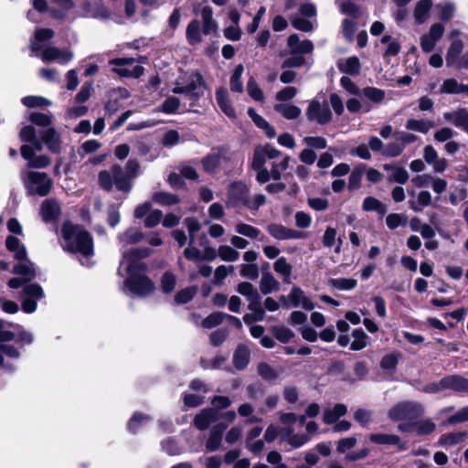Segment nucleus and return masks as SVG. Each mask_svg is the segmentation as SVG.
Here are the masks:
<instances>
[{
  "instance_id": "1",
  "label": "nucleus",
  "mask_w": 468,
  "mask_h": 468,
  "mask_svg": "<svg viewBox=\"0 0 468 468\" xmlns=\"http://www.w3.org/2000/svg\"><path fill=\"white\" fill-rule=\"evenodd\" d=\"M122 260L121 266L126 265V271L129 277L124 281V285L129 291L138 296H147L154 291V282L144 274L146 264L140 261L141 259L148 257L152 250L148 248L124 250L122 247Z\"/></svg>"
},
{
  "instance_id": "2",
  "label": "nucleus",
  "mask_w": 468,
  "mask_h": 468,
  "mask_svg": "<svg viewBox=\"0 0 468 468\" xmlns=\"http://www.w3.org/2000/svg\"><path fill=\"white\" fill-rule=\"evenodd\" d=\"M64 249L74 253H80L88 259L94 253L93 240L90 234L80 226L66 222L62 226Z\"/></svg>"
},
{
  "instance_id": "3",
  "label": "nucleus",
  "mask_w": 468,
  "mask_h": 468,
  "mask_svg": "<svg viewBox=\"0 0 468 468\" xmlns=\"http://www.w3.org/2000/svg\"><path fill=\"white\" fill-rule=\"evenodd\" d=\"M23 182L29 195L45 197L52 187L51 178L44 172H27Z\"/></svg>"
},
{
  "instance_id": "4",
  "label": "nucleus",
  "mask_w": 468,
  "mask_h": 468,
  "mask_svg": "<svg viewBox=\"0 0 468 468\" xmlns=\"http://www.w3.org/2000/svg\"><path fill=\"white\" fill-rule=\"evenodd\" d=\"M424 413V407L417 401H402L389 409L388 416L392 421L413 420Z\"/></svg>"
},
{
  "instance_id": "5",
  "label": "nucleus",
  "mask_w": 468,
  "mask_h": 468,
  "mask_svg": "<svg viewBox=\"0 0 468 468\" xmlns=\"http://www.w3.org/2000/svg\"><path fill=\"white\" fill-rule=\"evenodd\" d=\"M205 83L203 77L198 72H194L189 75L186 84L181 81L180 79L176 80L172 92L175 94H186L191 97L199 98L203 96Z\"/></svg>"
},
{
  "instance_id": "6",
  "label": "nucleus",
  "mask_w": 468,
  "mask_h": 468,
  "mask_svg": "<svg viewBox=\"0 0 468 468\" xmlns=\"http://www.w3.org/2000/svg\"><path fill=\"white\" fill-rule=\"evenodd\" d=\"M305 114L310 122H314L321 125L329 123L333 118L328 103L325 101H320L317 98L309 102Z\"/></svg>"
},
{
  "instance_id": "7",
  "label": "nucleus",
  "mask_w": 468,
  "mask_h": 468,
  "mask_svg": "<svg viewBox=\"0 0 468 468\" xmlns=\"http://www.w3.org/2000/svg\"><path fill=\"white\" fill-rule=\"evenodd\" d=\"M43 288L37 283L26 285L22 292V310L27 314L34 313L37 308V302L44 298Z\"/></svg>"
},
{
  "instance_id": "8",
  "label": "nucleus",
  "mask_w": 468,
  "mask_h": 468,
  "mask_svg": "<svg viewBox=\"0 0 468 468\" xmlns=\"http://www.w3.org/2000/svg\"><path fill=\"white\" fill-rule=\"evenodd\" d=\"M249 188L241 181H236L229 185L228 190L227 205L229 207L244 206L249 197Z\"/></svg>"
},
{
  "instance_id": "9",
  "label": "nucleus",
  "mask_w": 468,
  "mask_h": 468,
  "mask_svg": "<svg viewBox=\"0 0 468 468\" xmlns=\"http://www.w3.org/2000/svg\"><path fill=\"white\" fill-rule=\"evenodd\" d=\"M444 26L441 23L433 24L428 34L420 37V48L422 51L429 53L432 51L436 43L442 37L444 33Z\"/></svg>"
},
{
  "instance_id": "10",
  "label": "nucleus",
  "mask_w": 468,
  "mask_h": 468,
  "mask_svg": "<svg viewBox=\"0 0 468 468\" xmlns=\"http://www.w3.org/2000/svg\"><path fill=\"white\" fill-rule=\"evenodd\" d=\"M369 441L378 445H389L395 446L398 452H402L407 449L406 441H404L399 435L389 433H371Z\"/></svg>"
},
{
  "instance_id": "11",
  "label": "nucleus",
  "mask_w": 468,
  "mask_h": 468,
  "mask_svg": "<svg viewBox=\"0 0 468 468\" xmlns=\"http://www.w3.org/2000/svg\"><path fill=\"white\" fill-rule=\"evenodd\" d=\"M42 142L53 154H59L62 150L60 133L53 127H48L40 132Z\"/></svg>"
},
{
  "instance_id": "12",
  "label": "nucleus",
  "mask_w": 468,
  "mask_h": 468,
  "mask_svg": "<svg viewBox=\"0 0 468 468\" xmlns=\"http://www.w3.org/2000/svg\"><path fill=\"white\" fill-rule=\"evenodd\" d=\"M73 58V54L68 49H59L55 47L45 48L41 53V59L45 62L58 61L61 64H66Z\"/></svg>"
},
{
  "instance_id": "13",
  "label": "nucleus",
  "mask_w": 468,
  "mask_h": 468,
  "mask_svg": "<svg viewBox=\"0 0 468 468\" xmlns=\"http://www.w3.org/2000/svg\"><path fill=\"white\" fill-rule=\"evenodd\" d=\"M267 230L273 238L277 239H298L304 238V233L286 228L281 224H271Z\"/></svg>"
},
{
  "instance_id": "14",
  "label": "nucleus",
  "mask_w": 468,
  "mask_h": 468,
  "mask_svg": "<svg viewBox=\"0 0 468 468\" xmlns=\"http://www.w3.org/2000/svg\"><path fill=\"white\" fill-rule=\"evenodd\" d=\"M446 122L452 123L455 127L463 129L468 134V110L460 108L455 111L443 113Z\"/></svg>"
},
{
  "instance_id": "15",
  "label": "nucleus",
  "mask_w": 468,
  "mask_h": 468,
  "mask_svg": "<svg viewBox=\"0 0 468 468\" xmlns=\"http://www.w3.org/2000/svg\"><path fill=\"white\" fill-rule=\"evenodd\" d=\"M218 420V412L211 408L202 410L194 419V425L199 431L207 430Z\"/></svg>"
},
{
  "instance_id": "16",
  "label": "nucleus",
  "mask_w": 468,
  "mask_h": 468,
  "mask_svg": "<svg viewBox=\"0 0 468 468\" xmlns=\"http://www.w3.org/2000/svg\"><path fill=\"white\" fill-rule=\"evenodd\" d=\"M80 16L88 18L106 20L111 17V12L103 5H91L89 2H85L82 5Z\"/></svg>"
},
{
  "instance_id": "17",
  "label": "nucleus",
  "mask_w": 468,
  "mask_h": 468,
  "mask_svg": "<svg viewBox=\"0 0 468 468\" xmlns=\"http://www.w3.org/2000/svg\"><path fill=\"white\" fill-rule=\"evenodd\" d=\"M288 299L294 307L302 306L303 309L311 311L315 306L312 300L307 297L304 292L298 286L292 288Z\"/></svg>"
},
{
  "instance_id": "18",
  "label": "nucleus",
  "mask_w": 468,
  "mask_h": 468,
  "mask_svg": "<svg viewBox=\"0 0 468 468\" xmlns=\"http://www.w3.org/2000/svg\"><path fill=\"white\" fill-rule=\"evenodd\" d=\"M225 430L226 425L223 423L217 424L210 430L209 436L205 444L207 452H215L220 448Z\"/></svg>"
},
{
  "instance_id": "19",
  "label": "nucleus",
  "mask_w": 468,
  "mask_h": 468,
  "mask_svg": "<svg viewBox=\"0 0 468 468\" xmlns=\"http://www.w3.org/2000/svg\"><path fill=\"white\" fill-rule=\"evenodd\" d=\"M19 262L13 268V273L21 276L27 282H30L37 276L36 266L27 257L26 260H17Z\"/></svg>"
},
{
  "instance_id": "20",
  "label": "nucleus",
  "mask_w": 468,
  "mask_h": 468,
  "mask_svg": "<svg viewBox=\"0 0 468 468\" xmlns=\"http://www.w3.org/2000/svg\"><path fill=\"white\" fill-rule=\"evenodd\" d=\"M445 390L457 393H468V379L460 375L444 377Z\"/></svg>"
},
{
  "instance_id": "21",
  "label": "nucleus",
  "mask_w": 468,
  "mask_h": 468,
  "mask_svg": "<svg viewBox=\"0 0 468 468\" xmlns=\"http://www.w3.org/2000/svg\"><path fill=\"white\" fill-rule=\"evenodd\" d=\"M287 45L291 53H299L301 55L311 53L314 49V45L310 40L300 41L296 34H292L288 37Z\"/></svg>"
},
{
  "instance_id": "22",
  "label": "nucleus",
  "mask_w": 468,
  "mask_h": 468,
  "mask_svg": "<svg viewBox=\"0 0 468 468\" xmlns=\"http://www.w3.org/2000/svg\"><path fill=\"white\" fill-rule=\"evenodd\" d=\"M60 214L58 203L54 199H47L42 203L40 215L45 222L56 220Z\"/></svg>"
},
{
  "instance_id": "23",
  "label": "nucleus",
  "mask_w": 468,
  "mask_h": 468,
  "mask_svg": "<svg viewBox=\"0 0 468 468\" xmlns=\"http://www.w3.org/2000/svg\"><path fill=\"white\" fill-rule=\"evenodd\" d=\"M112 174L114 184L119 190L124 192L130 191L132 187V177L127 173H124L120 165H113L112 167Z\"/></svg>"
},
{
  "instance_id": "24",
  "label": "nucleus",
  "mask_w": 468,
  "mask_h": 468,
  "mask_svg": "<svg viewBox=\"0 0 468 468\" xmlns=\"http://www.w3.org/2000/svg\"><path fill=\"white\" fill-rule=\"evenodd\" d=\"M202 18V32L205 35L216 33L218 30V24L213 19V10L209 5H205L200 11Z\"/></svg>"
},
{
  "instance_id": "25",
  "label": "nucleus",
  "mask_w": 468,
  "mask_h": 468,
  "mask_svg": "<svg viewBox=\"0 0 468 468\" xmlns=\"http://www.w3.org/2000/svg\"><path fill=\"white\" fill-rule=\"evenodd\" d=\"M337 68L342 73L358 75L361 70L359 58L356 56L342 58L337 61Z\"/></svg>"
},
{
  "instance_id": "26",
  "label": "nucleus",
  "mask_w": 468,
  "mask_h": 468,
  "mask_svg": "<svg viewBox=\"0 0 468 468\" xmlns=\"http://www.w3.org/2000/svg\"><path fill=\"white\" fill-rule=\"evenodd\" d=\"M216 100L221 111L229 118L236 117V112L231 105L228 90L221 87L216 91Z\"/></svg>"
},
{
  "instance_id": "27",
  "label": "nucleus",
  "mask_w": 468,
  "mask_h": 468,
  "mask_svg": "<svg viewBox=\"0 0 468 468\" xmlns=\"http://www.w3.org/2000/svg\"><path fill=\"white\" fill-rule=\"evenodd\" d=\"M250 357V348L244 345H239L233 354V365L238 370L244 369Z\"/></svg>"
},
{
  "instance_id": "28",
  "label": "nucleus",
  "mask_w": 468,
  "mask_h": 468,
  "mask_svg": "<svg viewBox=\"0 0 468 468\" xmlns=\"http://www.w3.org/2000/svg\"><path fill=\"white\" fill-rule=\"evenodd\" d=\"M73 5L72 0H49V13L53 17L61 18Z\"/></svg>"
},
{
  "instance_id": "29",
  "label": "nucleus",
  "mask_w": 468,
  "mask_h": 468,
  "mask_svg": "<svg viewBox=\"0 0 468 468\" xmlns=\"http://www.w3.org/2000/svg\"><path fill=\"white\" fill-rule=\"evenodd\" d=\"M5 246L14 254L16 260H26L27 256V249L17 238L8 236L5 239Z\"/></svg>"
},
{
  "instance_id": "30",
  "label": "nucleus",
  "mask_w": 468,
  "mask_h": 468,
  "mask_svg": "<svg viewBox=\"0 0 468 468\" xmlns=\"http://www.w3.org/2000/svg\"><path fill=\"white\" fill-rule=\"evenodd\" d=\"M347 412V408L345 404H335L333 409H326L324 410L323 420L325 424L335 423L339 418L345 416Z\"/></svg>"
},
{
  "instance_id": "31",
  "label": "nucleus",
  "mask_w": 468,
  "mask_h": 468,
  "mask_svg": "<svg viewBox=\"0 0 468 468\" xmlns=\"http://www.w3.org/2000/svg\"><path fill=\"white\" fill-rule=\"evenodd\" d=\"M202 29L198 20L194 19L186 27V36L190 45H196L202 41Z\"/></svg>"
},
{
  "instance_id": "32",
  "label": "nucleus",
  "mask_w": 468,
  "mask_h": 468,
  "mask_svg": "<svg viewBox=\"0 0 468 468\" xmlns=\"http://www.w3.org/2000/svg\"><path fill=\"white\" fill-rule=\"evenodd\" d=\"M261 292L263 294H269L277 292L280 289V282L274 278L271 272L262 273L260 282Z\"/></svg>"
},
{
  "instance_id": "33",
  "label": "nucleus",
  "mask_w": 468,
  "mask_h": 468,
  "mask_svg": "<svg viewBox=\"0 0 468 468\" xmlns=\"http://www.w3.org/2000/svg\"><path fill=\"white\" fill-rule=\"evenodd\" d=\"M463 49V43L460 39H454L450 45L446 54V64L449 67L454 66L457 63L460 54Z\"/></svg>"
},
{
  "instance_id": "34",
  "label": "nucleus",
  "mask_w": 468,
  "mask_h": 468,
  "mask_svg": "<svg viewBox=\"0 0 468 468\" xmlns=\"http://www.w3.org/2000/svg\"><path fill=\"white\" fill-rule=\"evenodd\" d=\"M273 269L276 273L282 277L284 282H290L292 267L287 261L286 258L280 257L273 263Z\"/></svg>"
},
{
  "instance_id": "35",
  "label": "nucleus",
  "mask_w": 468,
  "mask_h": 468,
  "mask_svg": "<svg viewBox=\"0 0 468 468\" xmlns=\"http://www.w3.org/2000/svg\"><path fill=\"white\" fill-rule=\"evenodd\" d=\"M274 110L287 120H294L302 113V111L298 106L288 103L276 104L274 105Z\"/></svg>"
},
{
  "instance_id": "36",
  "label": "nucleus",
  "mask_w": 468,
  "mask_h": 468,
  "mask_svg": "<svg viewBox=\"0 0 468 468\" xmlns=\"http://www.w3.org/2000/svg\"><path fill=\"white\" fill-rule=\"evenodd\" d=\"M362 209L366 212L376 211L379 215L387 213V207L374 197H367L362 203Z\"/></svg>"
},
{
  "instance_id": "37",
  "label": "nucleus",
  "mask_w": 468,
  "mask_h": 468,
  "mask_svg": "<svg viewBox=\"0 0 468 468\" xmlns=\"http://www.w3.org/2000/svg\"><path fill=\"white\" fill-rule=\"evenodd\" d=\"M435 126L432 121L409 119L405 127L410 131L427 133L431 128Z\"/></svg>"
},
{
  "instance_id": "38",
  "label": "nucleus",
  "mask_w": 468,
  "mask_h": 468,
  "mask_svg": "<svg viewBox=\"0 0 468 468\" xmlns=\"http://www.w3.org/2000/svg\"><path fill=\"white\" fill-rule=\"evenodd\" d=\"M431 194L427 190H422L417 195V200H410V208L413 211H420L422 207H428L431 204Z\"/></svg>"
},
{
  "instance_id": "39",
  "label": "nucleus",
  "mask_w": 468,
  "mask_h": 468,
  "mask_svg": "<svg viewBox=\"0 0 468 468\" xmlns=\"http://www.w3.org/2000/svg\"><path fill=\"white\" fill-rule=\"evenodd\" d=\"M224 154L223 150H218L216 153H212L208 155H207L203 160V167L205 171L208 173H214L218 167L219 166L221 157Z\"/></svg>"
},
{
  "instance_id": "40",
  "label": "nucleus",
  "mask_w": 468,
  "mask_h": 468,
  "mask_svg": "<svg viewBox=\"0 0 468 468\" xmlns=\"http://www.w3.org/2000/svg\"><path fill=\"white\" fill-rule=\"evenodd\" d=\"M179 197L176 195L159 191L155 192L152 196V201L161 206L170 207L179 202Z\"/></svg>"
},
{
  "instance_id": "41",
  "label": "nucleus",
  "mask_w": 468,
  "mask_h": 468,
  "mask_svg": "<svg viewBox=\"0 0 468 468\" xmlns=\"http://www.w3.org/2000/svg\"><path fill=\"white\" fill-rule=\"evenodd\" d=\"M401 354L399 352H392L385 355L380 361V367L388 373H393L399 363Z\"/></svg>"
},
{
  "instance_id": "42",
  "label": "nucleus",
  "mask_w": 468,
  "mask_h": 468,
  "mask_svg": "<svg viewBox=\"0 0 468 468\" xmlns=\"http://www.w3.org/2000/svg\"><path fill=\"white\" fill-rule=\"evenodd\" d=\"M329 286L339 291H351L357 285L353 278H333L328 281Z\"/></svg>"
},
{
  "instance_id": "43",
  "label": "nucleus",
  "mask_w": 468,
  "mask_h": 468,
  "mask_svg": "<svg viewBox=\"0 0 468 468\" xmlns=\"http://www.w3.org/2000/svg\"><path fill=\"white\" fill-rule=\"evenodd\" d=\"M431 6V0H420L417 3L414 9V17L418 24H422L426 21L427 15Z\"/></svg>"
},
{
  "instance_id": "44",
  "label": "nucleus",
  "mask_w": 468,
  "mask_h": 468,
  "mask_svg": "<svg viewBox=\"0 0 468 468\" xmlns=\"http://www.w3.org/2000/svg\"><path fill=\"white\" fill-rule=\"evenodd\" d=\"M380 42L387 45V48L384 51V57H395L401 49L399 42L390 35L383 36Z\"/></svg>"
},
{
  "instance_id": "45",
  "label": "nucleus",
  "mask_w": 468,
  "mask_h": 468,
  "mask_svg": "<svg viewBox=\"0 0 468 468\" xmlns=\"http://www.w3.org/2000/svg\"><path fill=\"white\" fill-rule=\"evenodd\" d=\"M436 425L431 419H421L412 423V429L418 435H428L435 431Z\"/></svg>"
},
{
  "instance_id": "46",
  "label": "nucleus",
  "mask_w": 468,
  "mask_h": 468,
  "mask_svg": "<svg viewBox=\"0 0 468 468\" xmlns=\"http://www.w3.org/2000/svg\"><path fill=\"white\" fill-rule=\"evenodd\" d=\"M144 239L142 231L135 228L127 229L122 236L119 237L120 242L124 246L135 244L140 242Z\"/></svg>"
},
{
  "instance_id": "47",
  "label": "nucleus",
  "mask_w": 468,
  "mask_h": 468,
  "mask_svg": "<svg viewBox=\"0 0 468 468\" xmlns=\"http://www.w3.org/2000/svg\"><path fill=\"white\" fill-rule=\"evenodd\" d=\"M359 96H363L368 101L379 104L385 98V91L375 87H366L361 90Z\"/></svg>"
},
{
  "instance_id": "48",
  "label": "nucleus",
  "mask_w": 468,
  "mask_h": 468,
  "mask_svg": "<svg viewBox=\"0 0 468 468\" xmlns=\"http://www.w3.org/2000/svg\"><path fill=\"white\" fill-rule=\"evenodd\" d=\"M238 292L245 296L250 303L253 301L257 302V300L261 299V295L258 291L253 287L251 283L247 282H243L239 284Z\"/></svg>"
},
{
  "instance_id": "49",
  "label": "nucleus",
  "mask_w": 468,
  "mask_h": 468,
  "mask_svg": "<svg viewBox=\"0 0 468 468\" xmlns=\"http://www.w3.org/2000/svg\"><path fill=\"white\" fill-rule=\"evenodd\" d=\"M244 68L241 64L236 66L233 74L230 78V90L233 92L241 93L243 91V84L241 81V76L243 74Z\"/></svg>"
},
{
  "instance_id": "50",
  "label": "nucleus",
  "mask_w": 468,
  "mask_h": 468,
  "mask_svg": "<svg viewBox=\"0 0 468 468\" xmlns=\"http://www.w3.org/2000/svg\"><path fill=\"white\" fill-rule=\"evenodd\" d=\"M353 341L351 343L352 350H361L365 348L367 345V334L360 328L355 329L352 333Z\"/></svg>"
},
{
  "instance_id": "51",
  "label": "nucleus",
  "mask_w": 468,
  "mask_h": 468,
  "mask_svg": "<svg viewBox=\"0 0 468 468\" xmlns=\"http://www.w3.org/2000/svg\"><path fill=\"white\" fill-rule=\"evenodd\" d=\"M235 231L238 234L250 239H257L261 235V230L259 229L243 222H238L235 225Z\"/></svg>"
},
{
  "instance_id": "52",
  "label": "nucleus",
  "mask_w": 468,
  "mask_h": 468,
  "mask_svg": "<svg viewBox=\"0 0 468 468\" xmlns=\"http://www.w3.org/2000/svg\"><path fill=\"white\" fill-rule=\"evenodd\" d=\"M238 413L239 416L243 418H248L246 420L247 424H253L261 421V419L255 416L254 413V408L250 403H242L238 408Z\"/></svg>"
},
{
  "instance_id": "53",
  "label": "nucleus",
  "mask_w": 468,
  "mask_h": 468,
  "mask_svg": "<svg viewBox=\"0 0 468 468\" xmlns=\"http://www.w3.org/2000/svg\"><path fill=\"white\" fill-rule=\"evenodd\" d=\"M365 165H361L356 167L350 174L348 178V189L356 190L361 186V180L365 170Z\"/></svg>"
},
{
  "instance_id": "54",
  "label": "nucleus",
  "mask_w": 468,
  "mask_h": 468,
  "mask_svg": "<svg viewBox=\"0 0 468 468\" xmlns=\"http://www.w3.org/2000/svg\"><path fill=\"white\" fill-rule=\"evenodd\" d=\"M467 437V432L457 431L443 434L440 438V443L442 445L452 446L463 441Z\"/></svg>"
},
{
  "instance_id": "55",
  "label": "nucleus",
  "mask_w": 468,
  "mask_h": 468,
  "mask_svg": "<svg viewBox=\"0 0 468 468\" xmlns=\"http://www.w3.org/2000/svg\"><path fill=\"white\" fill-rule=\"evenodd\" d=\"M373 412L365 409H357L354 412V420L362 427L367 428L372 422Z\"/></svg>"
},
{
  "instance_id": "56",
  "label": "nucleus",
  "mask_w": 468,
  "mask_h": 468,
  "mask_svg": "<svg viewBox=\"0 0 468 468\" xmlns=\"http://www.w3.org/2000/svg\"><path fill=\"white\" fill-rule=\"evenodd\" d=\"M259 375L267 381H272L278 378L279 373L269 364L261 362L258 365Z\"/></svg>"
},
{
  "instance_id": "57",
  "label": "nucleus",
  "mask_w": 468,
  "mask_h": 468,
  "mask_svg": "<svg viewBox=\"0 0 468 468\" xmlns=\"http://www.w3.org/2000/svg\"><path fill=\"white\" fill-rule=\"evenodd\" d=\"M180 105V100L177 97L170 96L165 100L158 111L167 114L176 113Z\"/></svg>"
},
{
  "instance_id": "58",
  "label": "nucleus",
  "mask_w": 468,
  "mask_h": 468,
  "mask_svg": "<svg viewBox=\"0 0 468 468\" xmlns=\"http://www.w3.org/2000/svg\"><path fill=\"white\" fill-rule=\"evenodd\" d=\"M407 221V216L399 213H391L386 218V224L389 229H395L399 226H405Z\"/></svg>"
},
{
  "instance_id": "59",
  "label": "nucleus",
  "mask_w": 468,
  "mask_h": 468,
  "mask_svg": "<svg viewBox=\"0 0 468 468\" xmlns=\"http://www.w3.org/2000/svg\"><path fill=\"white\" fill-rule=\"evenodd\" d=\"M271 332L274 337L282 344L290 342L294 336L293 332L286 327L275 326L271 328Z\"/></svg>"
},
{
  "instance_id": "60",
  "label": "nucleus",
  "mask_w": 468,
  "mask_h": 468,
  "mask_svg": "<svg viewBox=\"0 0 468 468\" xmlns=\"http://www.w3.org/2000/svg\"><path fill=\"white\" fill-rule=\"evenodd\" d=\"M22 103L28 108L51 105L49 100L40 96H26L22 99Z\"/></svg>"
},
{
  "instance_id": "61",
  "label": "nucleus",
  "mask_w": 468,
  "mask_h": 468,
  "mask_svg": "<svg viewBox=\"0 0 468 468\" xmlns=\"http://www.w3.org/2000/svg\"><path fill=\"white\" fill-rule=\"evenodd\" d=\"M218 254L225 261H235L239 259V253L229 245H222L218 248Z\"/></svg>"
},
{
  "instance_id": "62",
  "label": "nucleus",
  "mask_w": 468,
  "mask_h": 468,
  "mask_svg": "<svg viewBox=\"0 0 468 468\" xmlns=\"http://www.w3.org/2000/svg\"><path fill=\"white\" fill-rule=\"evenodd\" d=\"M247 91L255 101H262L264 100L263 92L253 77H250L248 80Z\"/></svg>"
},
{
  "instance_id": "63",
  "label": "nucleus",
  "mask_w": 468,
  "mask_h": 468,
  "mask_svg": "<svg viewBox=\"0 0 468 468\" xmlns=\"http://www.w3.org/2000/svg\"><path fill=\"white\" fill-rule=\"evenodd\" d=\"M29 120L36 125L48 127L52 123L53 117L50 114L32 112Z\"/></svg>"
},
{
  "instance_id": "64",
  "label": "nucleus",
  "mask_w": 468,
  "mask_h": 468,
  "mask_svg": "<svg viewBox=\"0 0 468 468\" xmlns=\"http://www.w3.org/2000/svg\"><path fill=\"white\" fill-rule=\"evenodd\" d=\"M176 283V278L175 274L170 271L164 273L161 279V287L164 292H171L175 289Z\"/></svg>"
}]
</instances>
